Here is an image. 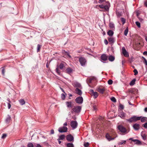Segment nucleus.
I'll return each mask as SVG.
<instances>
[{
	"label": "nucleus",
	"mask_w": 147,
	"mask_h": 147,
	"mask_svg": "<svg viewBox=\"0 0 147 147\" xmlns=\"http://www.w3.org/2000/svg\"><path fill=\"white\" fill-rule=\"evenodd\" d=\"M141 117H137L136 116H133L130 119L127 120L129 122L131 123L133 122H135L140 120Z\"/></svg>",
	"instance_id": "obj_1"
},
{
	"label": "nucleus",
	"mask_w": 147,
	"mask_h": 147,
	"mask_svg": "<svg viewBox=\"0 0 147 147\" xmlns=\"http://www.w3.org/2000/svg\"><path fill=\"white\" fill-rule=\"evenodd\" d=\"M81 109L82 107L81 106H74L72 108L71 111L72 112H74L76 113H79L81 111Z\"/></svg>",
	"instance_id": "obj_2"
},
{
	"label": "nucleus",
	"mask_w": 147,
	"mask_h": 147,
	"mask_svg": "<svg viewBox=\"0 0 147 147\" xmlns=\"http://www.w3.org/2000/svg\"><path fill=\"white\" fill-rule=\"evenodd\" d=\"M67 128L64 126L61 127H60L58 129V131L59 132L63 133L67 132Z\"/></svg>",
	"instance_id": "obj_3"
},
{
	"label": "nucleus",
	"mask_w": 147,
	"mask_h": 147,
	"mask_svg": "<svg viewBox=\"0 0 147 147\" xmlns=\"http://www.w3.org/2000/svg\"><path fill=\"white\" fill-rule=\"evenodd\" d=\"M79 61L82 66L84 65L86 62L85 59L83 57H81L79 58Z\"/></svg>",
	"instance_id": "obj_4"
},
{
	"label": "nucleus",
	"mask_w": 147,
	"mask_h": 147,
	"mask_svg": "<svg viewBox=\"0 0 147 147\" xmlns=\"http://www.w3.org/2000/svg\"><path fill=\"white\" fill-rule=\"evenodd\" d=\"M119 112L118 116L121 118H125V114L122 110H119Z\"/></svg>",
	"instance_id": "obj_5"
},
{
	"label": "nucleus",
	"mask_w": 147,
	"mask_h": 147,
	"mask_svg": "<svg viewBox=\"0 0 147 147\" xmlns=\"http://www.w3.org/2000/svg\"><path fill=\"white\" fill-rule=\"evenodd\" d=\"M76 102L78 103L81 104L83 102V98L82 97L79 96L75 99Z\"/></svg>",
	"instance_id": "obj_6"
},
{
	"label": "nucleus",
	"mask_w": 147,
	"mask_h": 147,
	"mask_svg": "<svg viewBox=\"0 0 147 147\" xmlns=\"http://www.w3.org/2000/svg\"><path fill=\"white\" fill-rule=\"evenodd\" d=\"M122 53L125 57H128L129 56L128 53L127 52L124 47H123L122 48Z\"/></svg>",
	"instance_id": "obj_7"
},
{
	"label": "nucleus",
	"mask_w": 147,
	"mask_h": 147,
	"mask_svg": "<svg viewBox=\"0 0 147 147\" xmlns=\"http://www.w3.org/2000/svg\"><path fill=\"white\" fill-rule=\"evenodd\" d=\"M77 125L78 123L76 121H73L71 122V126L72 128L74 129L76 128Z\"/></svg>",
	"instance_id": "obj_8"
},
{
	"label": "nucleus",
	"mask_w": 147,
	"mask_h": 147,
	"mask_svg": "<svg viewBox=\"0 0 147 147\" xmlns=\"http://www.w3.org/2000/svg\"><path fill=\"white\" fill-rule=\"evenodd\" d=\"M117 137V136H116V137L114 138H111V136L108 133L106 135V138L109 141H110L111 140H114Z\"/></svg>",
	"instance_id": "obj_9"
},
{
	"label": "nucleus",
	"mask_w": 147,
	"mask_h": 147,
	"mask_svg": "<svg viewBox=\"0 0 147 147\" xmlns=\"http://www.w3.org/2000/svg\"><path fill=\"white\" fill-rule=\"evenodd\" d=\"M66 139L67 140L71 142L74 140V137L71 134H69L66 136Z\"/></svg>",
	"instance_id": "obj_10"
},
{
	"label": "nucleus",
	"mask_w": 147,
	"mask_h": 147,
	"mask_svg": "<svg viewBox=\"0 0 147 147\" xmlns=\"http://www.w3.org/2000/svg\"><path fill=\"white\" fill-rule=\"evenodd\" d=\"M73 85L74 87H77V88H82L81 85L79 83L77 82H74L73 83Z\"/></svg>",
	"instance_id": "obj_11"
},
{
	"label": "nucleus",
	"mask_w": 147,
	"mask_h": 147,
	"mask_svg": "<svg viewBox=\"0 0 147 147\" xmlns=\"http://www.w3.org/2000/svg\"><path fill=\"white\" fill-rule=\"evenodd\" d=\"M98 82V80L96 77L92 76V86H95Z\"/></svg>",
	"instance_id": "obj_12"
},
{
	"label": "nucleus",
	"mask_w": 147,
	"mask_h": 147,
	"mask_svg": "<svg viewBox=\"0 0 147 147\" xmlns=\"http://www.w3.org/2000/svg\"><path fill=\"white\" fill-rule=\"evenodd\" d=\"M119 129L121 132L125 133L126 131V129L122 125H119L118 127Z\"/></svg>",
	"instance_id": "obj_13"
},
{
	"label": "nucleus",
	"mask_w": 147,
	"mask_h": 147,
	"mask_svg": "<svg viewBox=\"0 0 147 147\" xmlns=\"http://www.w3.org/2000/svg\"><path fill=\"white\" fill-rule=\"evenodd\" d=\"M141 136L143 140H145L146 139L147 135L144 131H142L141 133Z\"/></svg>",
	"instance_id": "obj_14"
},
{
	"label": "nucleus",
	"mask_w": 147,
	"mask_h": 147,
	"mask_svg": "<svg viewBox=\"0 0 147 147\" xmlns=\"http://www.w3.org/2000/svg\"><path fill=\"white\" fill-rule=\"evenodd\" d=\"M106 88L105 87L102 88H99L97 89L98 91L102 94H103Z\"/></svg>",
	"instance_id": "obj_15"
},
{
	"label": "nucleus",
	"mask_w": 147,
	"mask_h": 147,
	"mask_svg": "<svg viewBox=\"0 0 147 147\" xmlns=\"http://www.w3.org/2000/svg\"><path fill=\"white\" fill-rule=\"evenodd\" d=\"M108 40L111 43L113 44L115 42V39L113 37L111 36L108 38Z\"/></svg>",
	"instance_id": "obj_16"
},
{
	"label": "nucleus",
	"mask_w": 147,
	"mask_h": 147,
	"mask_svg": "<svg viewBox=\"0 0 147 147\" xmlns=\"http://www.w3.org/2000/svg\"><path fill=\"white\" fill-rule=\"evenodd\" d=\"M65 64H66V63L64 62L61 63L59 66L60 69L61 70L63 69L65 67Z\"/></svg>",
	"instance_id": "obj_17"
},
{
	"label": "nucleus",
	"mask_w": 147,
	"mask_h": 147,
	"mask_svg": "<svg viewBox=\"0 0 147 147\" xmlns=\"http://www.w3.org/2000/svg\"><path fill=\"white\" fill-rule=\"evenodd\" d=\"M92 78H89L87 79V82L89 86L91 87L92 85Z\"/></svg>",
	"instance_id": "obj_18"
},
{
	"label": "nucleus",
	"mask_w": 147,
	"mask_h": 147,
	"mask_svg": "<svg viewBox=\"0 0 147 147\" xmlns=\"http://www.w3.org/2000/svg\"><path fill=\"white\" fill-rule=\"evenodd\" d=\"M101 60L104 61H105L107 59V57L105 54H103L101 56Z\"/></svg>",
	"instance_id": "obj_19"
},
{
	"label": "nucleus",
	"mask_w": 147,
	"mask_h": 147,
	"mask_svg": "<svg viewBox=\"0 0 147 147\" xmlns=\"http://www.w3.org/2000/svg\"><path fill=\"white\" fill-rule=\"evenodd\" d=\"M76 93L79 95H81L82 94L81 90L78 88H76L75 90Z\"/></svg>",
	"instance_id": "obj_20"
},
{
	"label": "nucleus",
	"mask_w": 147,
	"mask_h": 147,
	"mask_svg": "<svg viewBox=\"0 0 147 147\" xmlns=\"http://www.w3.org/2000/svg\"><path fill=\"white\" fill-rule=\"evenodd\" d=\"M133 127L134 128L135 130H138L140 128L139 125L138 124L136 123L134 124L133 126Z\"/></svg>",
	"instance_id": "obj_21"
},
{
	"label": "nucleus",
	"mask_w": 147,
	"mask_h": 147,
	"mask_svg": "<svg viewBox=\"0 0 147 147\" xmlns=\"http://www.w3.org/2000/svg\"><path fill=\"white\" fill-rule=\"evenodd\" d=\"M98 110V108L97 106L96 105H94L92 107V112L94 111L96 113Z\"/></svg>",
	"instance_id": "obj_22"
},
{
	"label": "nucleus",
	"mask_w": 147,
	"mask_h": 147,
	"mask_svg": "<svg viewBox=\"0 0 147 147\" xmlns=\"http://www.w3.org/2000/svg\"><path fill=\"white\" fill-rule=\"evenodd\" d=\"M66 105L67 107L72 108L73 105L72 102H71L67 101L66 102Z\"/></svg>",
	"instance_id": "obj_23"
},
{
	"label": "nucleus",
	"mask_w": 147,
	"mask_h": 147,
	"mask_svg": "<svg viewBox=\"0 0 147 147\" xmlns=\"http://www.w3.org/2000/svg\"><path fill=\"white\" fill-rule=\"evenodd\" d=\"M126 141L125 140H121L118 143V145H122L125 144L126 143Z\"/></svg>",
	"instance_id": "obj_24"
},
{
	"label": "nucleus",
	"mask_w": 147,
	"mask_h": 147,
	"mask_svg": "<svg viewBox=\"0 0 147 147\" xmlns=\"http://www.w3.org/2000/svg\"><path fill=\"white\" fill-rule=\"evenodd\" d=\"M92 95L94 96V98H96L98 96V94L97 92H94L92 90Z\"/></svg>",
	"instance_id": "obj_25"
},
{
	"label": "nucleus",
	"mask_w": 147,
	"mask_h": 147,
	"mask_svg": "<svg viewBox=\"0 0 147 147\" xmlns=\"http://www.w3.org/2000/svg\"><path fill=\"white\" fill-rule=\"evenodd\" d=\"M114 34V32L112 30H109L107 32V34L109 36H112Z\"/></svg>",
	"instance_id": "obj_26"
},
{
	"label": "nucleus",
	"mask_w": 147,
	"mask_h": 147,
	"mask_svg": "<svg viewBox=\"0 0 147 147\" xmlns=\"http://www.w3.org/2000/svg\"><path fill=\"white\" fill-rule=\"evenodd\" d=\"M65 138V136L64 135H62L59 136V138L57 140H63Z\"/></svg>",
	"instance_id": "obj_27"
},
{
	"label": "nucleus",
	"mask_w": 147,
	"mask_h": 147,
	"mask_svg": "<svg viewBox=\"0 0 147 147\" xmlns=\"http://www.w3.org/2000/svg\"><path fill=\"white\" fill-rule=\"evenodd\" d=\"M57 68L56 69V71L58 74L60 75L61 74V71L59 69V66L57 65Z\"/></svg>",
	"instance_id": "obj_28"
},
{
	"label": "nucleus",
	"mask_w": 147,
	"mask_h": 147,
	"mask_svg": "<svg viewBox=\"0 0 147 147\" xmlns=\"http://www.w3.org/2000/svg\"><path fill=\"white\" fill-rule=\"evenodd\" d=\"M66 70L67 73L68 74H70L72 71V69L70 67H69V68H67V69H66Z\"/></svg>",
	"instance_id": "obj_29"
},
{
	"label": "nucleus",
	"mask_w": 147,
	"mask_h": 147,
	"mask_svg": "<svg viewBox=\"0 0 147 147\" xmlns=\"http://www.w3.org/2000/svg\"><path fill=\"white\" fill-rule=\"evenodd\" d=\"M109 26L110 28L112 29H114L115 28V26L114 24L113 23H110L109 24Z\"/></svg>",
	"instance_id": "obj_30"
},
{
	"label": "nucleus",
	"mask_w": 147,
	"mask_h": 147,
	"mask_svg": "<svg viewBox=\"0 0 147 147\" xmlns=\"http://www.w3.org/2000/svg\"><path fill=\"white\" fill-rule=\"evenodd\" d=\"M109 59L110 61H112L114 60L115 57L112 56H110L109 57Z\"/></svg>",
	"instance_id": "obj_31"
},
{
	"label": "nucleus",
	"mask_w": 147,
	"mask_h": 147,
	"mask_svg": "<svg viewBox=\"0 0 147 147\" xmlns=\"http://www.w3.org/2000/svg\"><path fill=\"white\" fill-rule=\"evenodd\" d=\"M19 102L20 104L22 105H23L25 104V102L24 100L23 99H21L19 100Z\"/></svg>",
	"instance_id": "obj_32"
},
{
	"label": "nucleus",
	"mask_w": 147,
	"mask_h": 147,
	"mask_svg": "<svg viewBox=\"0 0 147 147\" xmlns=\"http://www.w3.org/2000/svg\"><path fill=\"white\" fill-rule=\"evenodd\" d=\"M147 118L145 117H143L142 118L141 117L140 119L141 121L142 122H144L146 121L147 120Z\"/></svg>",
	"instance_id": "obj_33"
},
{
	"label": "nucleus",
	"mask_w": 147,
	"mask_h": 147,
	"mask_svg": "<svg viewBox=\"0 0 147 147\" xmlns=\"http://www.w3.org/2000/svg\"><path fill=\"white\" fill-rule=\"evenodd\" d=\"M67 147H74V145L72 143H68L66 144Z\"/></svg>",
	"instance_id": "obj_34"
},
{
	"label": "nucleus",
	"mask_w": 147,
	"mask_h": 147,
	"mask_svg": "<svg viewBox=\"0 0 147 147\" xmlns=\"http://www.w3.org/2000/svg\"><path fill=\"white\" fill-rule=\"evenodd\" d=\"M136 80L135 79H133L130 82V85L131 86H133L135 84Z\"/></svg>",
	"instance_id": "obj_35"
},
{
	"label": "nucleus",
	"mask_w": 147,
	"mask_h": 147,
	"mask_svg": "<svg viewBox=\"0 0 147 147\" xmlns=\"http://www.w3.org/2000/svg\"><path fill=\"white\" fill-rule=\"evenodd\" d=\"M41 47V45L39 44H38L37 45V52H39L40 51V49Z\"/></svg>",
	"instance_id": "obj_36"
},
{
	"label": "nucleus",
	"mask_w": 147,
	"mask_h": 147,
	"mask_svg": "<svg viewBox=\"0 0 147 147\" xmlns=\"http://www.w3.org/2000/svg\"><path fill=\"white\" fill-rule=\"evenodd\" d=\"M128 28L127 27L125 29L124 31V35L125 36H126L127 35L128 32Z\"/></svg>",
	"instance_id": "obj_37"
},
{
	"label": "nucleus",
	"mask_w": 147,
	"mask_h": 147,
	"mask_svg": "<svg viewBox=\"0 0 147 147\" xmlns=\"http://www.w3.org/2000/svg\"><path fill=\"white\" fill-rule=\"evenodd\" d=\"M27 147H34L32 143H29L28 144Z\"/></svg>",
	"instance_id": "obj_38"
},
{
	"label": "nucleus",
	"mask_w": 147,
	"mask_h": 147,
	"mask_svg": "<svg viewBox=\"0 0 147 147\" xmlns=\"http://www.w3.org/2000/svg\"><path fill=\"white\" fill-rule=\"evenodd\" d=\"M111 100L113 102H115L116 101L115 98L114 97H112L111 98Z\"/></svg>",
	"instance_id": "obj_39"
},
{
	"label": "nucleus",
	"mask_w": 147,
	"mask_h": 147,
	"mask_svg": "<svg viewBox=\"0 0 147 147\" xmlns=\"http://www.w3.org/2000/svg\"><path fill=\"white\" fill-rule=\"evenodd\" d=\"M135 143L136 144L138 145L141 144V142L138 140H136V141Z\"/></svg>",
	"instance_id": "obj_40"
},
{
	"label": "nucleus",
	"mask_w": 147,
	"mask_h": 147,
	"mask_svg": "<svg viewBox=\"0 0 147 147\" xmlns=\"http://www.w3.org/2000/svg\"><path fill=\"white\" fill-rule=\"evenodd\" d=\"M136 24L138 27H140V24L139 22H136Z\"/></svg>",
	"instance_id": "obj_41"
},
{
	"label": "nucleus",
	"mask_w": 147,
	"mask_h": 147,
	"mask_svg": "<svg viewBox=\"0 0 147 147\" xmlns=\"http://www.w3.org/2000/svg\"><path fill=\"white\" fill-rule=\"evenodd\" d=\"M65 96L64 94H61V98L63 100H64L65 99Z\"/></svg>",
	"instance_id": "obj_42"
},
{
	"label": "nucleus",
	"mask_w": 147,
	"mask_h": 147,
	"mask_svg": "<svg viewBox=\"0 0 147 147\" xmlns=\"http://www.w3.org/2000/svg\"><path fill=\"white\" fill-rule=\"evenodd\" d=\"M121 22H122L123 24H124L125 23V19L123 18H121Z\"/></svg>",
	"instance_id": "obj_43"
},
{
	"label": "nucleus",
	"mask_w": 147,
	"mask_h": 147,
	"mask_svg": "<svg viewBox=\"0 0 147 147\" xmlns=\"http://www.w3.org/2000/svg\"><path fill=\"white\" fill-rule=\"evenodd\" d=\"M89 145V143L88 142H85L84 143V146L85 147H88Z\"/></svg>",
	"instance_id": "obj_44"
},
{
	"label": "nucleus",
	"mask_w": 147,
	"mask_h": 147,
	"mask_svg": "<svg viewBox=\"0 0 147 147\" xmlns=\"http://www.w3.org/2000/svg\"><path fill=\"white\" fill-rule=\"evenodd\" d=\"M108 83L109 85H111L113 83V81L112 80H110L108 81Z\"/></svg>",
	"instance_id": "obj_45"
},
{
	"label": "nucleus",
	"mask_w": 147,
	"mask_h": 147,
	"mask_svg": "<svg viewBox=\"0 0 147 147\" xmlns=\"http://www.w3.org/2000/svg\"><path fill=\"white\" fill-rule=\"evenodd\" d=\"M7 136V135L6 134H3V135L1 137V138L2 139H4Z\"/></svg>",
	"instance_id": "obj_46"
},
{
	"label": "nucleus",
	"mask_w": 147,
	"mask_h": 147,
	"mask_svg": "<svg viewBox=\"0 0 147 147\" xmlns=\"http://www.w3.org/2000/svg\"><path fill=\"white\" fill-rule=\"evenodd\" d=\"M5 69L4 68H3L2 70L1 73L4 76L5 75Z\"/></svg>",
	"instance_id": "obj_47"
},
{
	"label": "nucleus",
	"mask_w": 147,
	"mask_h": 147,
	"mask_svg": "<svg viewBox=\"0 0 147 147\" xmlns=\"http://www.w3.org/2000/svg\"><path fill=\"white\" fill-rule=\"evenodd\" d=\"M11 119V117H8L6 119V121L8 122L10 121Z\"/></svg>",
	"instance_id": "obj_48"
},
{
	"label": "nucleus",
	"mask_w": 147,
	"mask_h": 147,
	"mask_svg": "<svg viewBox=\"0 0 147 147\" xmlns=\"http://www.w3.org/2000/svg\"><path fill=\"white\" fill-rule=\"evenodd\" d=\"M134 75H137L138 73V72L137 70L136 69H135L134 70Z\"/></svg>",
	"instance_id": "obj_49"
},
{
	"label": "nucleus",
	"mask_w": 147,
	"mask_h": 147,
	"mask_svg": "<svg viewBox=\"0 0 147 147\" xmlns=\"http://www.w3.org/2000/svg\"><path fill=\"white\" fill-rule=\"evenodd\" d=\"M144 63L145 64V65L147 66V61L145 58H144Z\"/></svg>",
	"instance_id": "obj_50"
},
{
	"label": "nucleus",
	"mask_w": 147,
	"mask_h": 147,
	"mask_svg": "<svg viewBox=\"0 0 147 147\" xmlns=\"http://www.w3.org/2000/svg\"><path fill=\"white\" fill-rule=\"evenodd\" d=\"M104 42L105 44L106 45H107L108 44V42L107 40L106 39H105L104 41Z\"/></svg>",
	"instance_id": "obj_51"
},
{
	"label": "nucleus",
	"mask_w": 147,
	"mask_h": 147,
	"mask_svg": "<svg viewBox=\"0 0 147 147\" xmlns=\"http://www.w3.org/2000/svg\"><path fill=\"white\" fill-rule=\"evenodd\" d=\"M119 107L120 108L123 109L124 108V106L123 105L120 104L119 105Z\"/></svg>",
	"instance_id": "obj_52"
},
{
	"label": "nucleus",
	"mask_w": 147,
	"mask_h": 147,
	"mask_svg": "<svg viewBox=\"0 0 147 147\" xmlns=\"http://www.w3.org/2000/svg\"><path fill=\"white\" fill-rule=\"evenodd\" d=\"M65 53V54H66V55H68V56L69 57H70V58L71 57V55H69V53L68 52H66Z\"/></svg>",
	"instance_id": "obj_53"
},
{
	"label": "nucleus",
	"mask_w": 147,
	"mask_h": 147,
	"mask_svg": "<svg viewBox=\"0 0 147 147\" xmlns=\"http://www.w3.org/2000/svg\"><path fill=\"white\" fill-rule=\"evenodd\" d=\"M129 140H131L132 141L135 143L137 139H133L132 138H130L129 139Z\"/></svg>",
	"instance_id": "obj_54"
},
{
	"label": "nucleus",
	"mask_w": 147,
	"mask_h": 147,
	"mask_svg": "<svg viewBox=\"0 0 147 147\" xmlns=\"http://www.w3.org/2000/svg\"><path fill=\"white\" fill-rule=\"evenodd\" d=\"M144 127L145 128H147V123H146L144 124Z\"/></svg>",
	"instance_id": "obj_55"
},
{
	"label": "nucleus",
	"mask_w": 147,
	"mask_h": 147,
	"mask_svg": "<svg viewBox=\"0 0 147 147\" xmlns=\"http://www.w3.org/2000/svg\"><path fill=\"white\" fill-rule=\"evenodd\" d=\"M104 7H105L104 8H103L105 9L106 10H107L109 9V7H108V6L106 5H104Z\"/></svg>",
	"instance_id": "obj_56"
},
{
	"label": "nucleus",
	"mask_w": 147,
	"mask_h": 147,
	"mask_svg": "<svg viewBox=\"0 0 147 147\" xmlns=\"http://www.w3.org/2000/svg\"><path fill=\"white\" fill-rule=\"evenodd\" d=\"M99 7L102 8H103L105 7L104 5H99Z\"/></svg>",
	"instance_id": "obj_57"
},
{
	"label": "nucleus",
	"mask_w": 147,
	"mask_h": 147,
	"mask_svg": "<svg viewBox=\"0 0 147 147\" xmlns=\"http://www.w3.org/2000/svg\"><path fill=\"white\" fill-rule=\"evenodd\" d=\"M11 107V105L10 103H8V107L9 109H10Z\"/></svg>",
	"instance_id": "obj_58"
},
{
	"label": "nucleus",
	"mask_w": 147,
	"mask_h": 147,
	"mask_svg": "<svg viewBox=\"0 0 147 147\" xmlns=\"http://www.w3.org/2000/svg\"><path fill=\"white\" fill-rule=\"evenodd\" d=\"M54 133V130L53 129H51V134H53Z\"/></svg>",
	"instance_id": "obj_59"
},
{
	"label": "nucleus",
	"mask_w": 147,
	"mask_h": 147,
	"mask_svg": "<svg viewBox=\"0 0 147 147\" xmlns=\"http://www.w3.org/2000/svg\"><path fill=\"white\" fill-rule=\"evenodd\" d=\"M143 54L144 55H146L147 56V52L144 51L143 53Z\"/></svg>",
	"instance_id": "obj_60"
},
{
	"label": "nucleus",
	"mask_w": 147,
	"mask_h": 147,
	"mask_svg": "<svg viewBox=\"0 0 147 147\" xmlns=\"http://www.w3.org/2000/svg\"><path fill=\"white\" fill-rule=\"evenodd\" d=\"M60 89L65 94H66V93L65 92H64V90H63L61 88H60Z\"/></svg>",
	"instance_id": "obj_61"
},
{
	"label": "nucleus",
	"mask_w": 147,
	"mask_h": 147,
	"mask_svg": "<svg viewBox=\"0 0 147 147\" xmlns=\"http://www.w3.org/2000/svg\"><path fill=\"white\" fill-rule=\"evenodd\" d=\"M36 147H42V146L39 144H37Z\"/></svg>",
	"instance_id": "obj_62"
},
{
	"label": "nucleus",
	"mask_w": 147,
	"mask_h": 147,
	"mask_svg": "<svg viewBox=\"0 0 147 147\" xmlns=\"http://www.w3.org/2000/svg\"><path fill=\"white\" fill-rule=\"evenodd\" d=\"M145 6L147 7V2H145L144 3Z\"/></svg>",
	"instance_id": "obj_63"
},
{
	"label": "nucleus",
	"mask_w": 147,
	"mask_h": 147,
	"mask_svg": "<svg viewBox=\"0 0 147 147\" xmlns=\"http://www.w3.org/2000/svg\"><path fill=\"white\" fill-rule=\"evenodd\" d=\"M144 111L145 112H147V107L146 108L144 109Z\"/></svg>",
	"instance_id": "obj_64"
}]
</instances>
